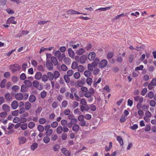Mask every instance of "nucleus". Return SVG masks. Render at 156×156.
Here are the masks:
<instances>
[{
	"label": "nucleus",
	"mask_w": 156,
	"mask_h": 156,
	"mask_svg": "<svg viewBox=\"0 0 156 156\" xmlns=\"http://www.w3.org/2000/svg\"><path fill=\"white\" fill-rule=\"evenodd\" d=\"M68 68L67 66L65 64H62L61 66V69L64 71H65L67 70Z\"/></svg>",
	"instance_id": "nucleus-56"
},
{
	"label": "nucleus",
	"mask_w": 156,
	"mask_h": 156,
	"mask_svg": "<svg viewBox=\"0 0 156 156\" xmlns=\"http://www.w3.org/2000/svg\"><path fill=\"white\" fill-rule=\"evenodd\" d=\"M15 18L14 17H11L9 18L7 20L6 23L7 24H16L17 23L15 21Z\"/></svg>",
	"instance_id": "nucleus-10"
},
{
	"label": "nucleus",
	"mask_w": 156,
	"mask_h": 156,
	"mask_svg": "<svg viewBox=\"0 0 156 156\" xmlns=\"http://www.w3.org/2000/svg\"><path fill=\"white\" fill-rule=\"evenodd\" d=\"M42 81L44 82H46L48 79V78L47 75L46 74L43 75L41 77Z\"/></svg>",
	"instance_id": "nucleus-41"
},
{
	"label": "nucleus",
	"mask_w": 156,
	"mask_h": 156,
	"mask_svg": "<svg viewBox=\"0 0 156 156\" xmlns=\"http://www.w3.org/2000/svg\"><path fill=\"white\" fill-rule=\"evenodd\" d=\"M28 94L27 93L23 94L22 93H19L16 94L15 96V97L18 101H21L22 100H26L28 98Z\"/></svg>",
	"instance_id": "nucleus-2"
},
{
	"label": "nucleus",
	"mask_w": 156,
	"mask_h": 156,
	"mask_svg": "<svg viewBox=\"0 0 156 156\" xmlns=\"http://www.w3.org/2000/svg\"><path fill=\"white\" fill-rule=\"evenodd\" d=\"M117 140L119 142L121 145H122L123 144V141L122 138L119 136L117 137Z\"/></svg>",
	"instance_id": "nucleus-45"
},
{
	"label": "nucleus",
	"mask_w": 156,
	"mask_h": 156,
	"mask_svg": "<svg viewBox=\"0 0 156 156\" xmlns=\"http://www.w3.org/2000/svg\"><path fill=\"white\" fill-rule=\"evenodd\" d=\"M77 122V119L74 118L73 119H71L70 120V123L72 126H73V127H79V125L76 124Z\"/></svg>",
	"instance_id": "nucleus-14"
},
{
	"label": "nucleus",
	"mask_w": 156,
	"mask_h": 156,
	"mask_svg": "<svg viewBox=\"0 0 156 156\" xmlns=\"http://www.w3.org/2000/svg\"><path fill=\"white\" fill-rule=\"evenodd\" d=\"M95 90L92 87L90 88L86 93L83 94H80V92H79L80 96V97H83L84 95L86 98H89L88 99V101L89 102H92L93 98L92 96H93L95 94Z\"/></svg>",
	"instance_id": "nucleus-1"
},
{
	"label": "nucleus",
	"mask_w": 156,
	"mask_h": 156,
	"mask_svg": "<svg viewBox=\"0 0 156 156\" xmlns=\"http://www.w3.org/2000/svg\"><path fill=\"white\" fill-rule=\"evenodd\" d=\"M66 13L68 15H74V14H82L83 15H86L87 14L86 13H81L79 12H77L76 11L72 9H70L68 10H67L66 11Z\"/></svg>",
	"instance_id": "nucleus-6"
},
{
	"label": "nucleus",
	"mask_w": 156,
	"mask_h": 156,
	"mask_svg": "<svg viewBox=\"0 0 156 156\" xmlns=\"http://www.w3.org/2000/svg\"><path fill=\"white\" fill-rule=\"evenodd\" d=\"M32 84L34 87L39 90H41L43 88V86L40 84L39 82L37 80H35L33 81Z\"/></svg>",
	"instance_id": "nucleus-4"
},
{
	"label": "nucleus",
	"mask_w": 156,
	"mask_h": 156,
	"mask_svg": "<svg viewBox=\"0 0 156 156\" xmlns=\"http://www.w3.org/2000/svg\"><path fill=\"white\" fill-rule=\"evenodd\" d=\"M12 89L15 92H18L20 89V87L17 85H15L12 88Z\"/></svg>",
	"instance_id": "nucleus-53"
},
{
	"label": "nucleus",
	"mask_w": 156,
	"mask_h": 156,
	"mask_svg": "<svg viewBox=\"0 0 156 156\" xmlns=\"http://www.w3.org/2000/svg\"><path fill=\"white\" fill-rule=\"evenodd\" d=\"M89 107V109L92 111H95L96 110V107L95 105L91 104L90 105Z\"/></svg>",
	"instance_id": "nucleus-46"
},
{
	"label": "nucleus",
	"mask_w": 156,
	"mask_h": 156,
	"mask_svg": "<svg viewBox=\"0 0 156 156\" xmlns=\"http://www.w3.org/2000/svg\"><path fill=\"white\" fill-rule=\"evenodd\" d=\"M150 105L152 107H154L155 106L156 103L155 101L154 100H151L150 101Z\"/></svg>",
	"instance_id": "nucleus-64"
},
{
	"label": "nucleus",
	"mask_w": 156,
	"mask_h": 156,
	"mask_svg": "<svg viewBox=\"0 0 156 156\" xmlns=\"http://www.w3.org/2000/svg\"><path fill=\"white\" fill-rule=\"evenodd\" d=\"M73 77L75 79H78L80 77V74L79 72H76L75 73L73 74Z\"/></svg>",
	"instance_id": "nucleus-35"
},
{
	"label": "nucleus",
	"mask_w": 156,
	"mask_h": 156,
	"mask_svg": "<svg viewBox=\"0 0 156 156\" xmlns=\"http://www.w3.org/2000/svg\"><path fill=\"white\" fill-rule=\"evenodd\" d=\"M46 66L47 69L49 70H52L53 69V65L49 60H46Z\"/></svg>",
	"instance_id": "nucleus-8"
},
{
	"label": "nucleus",
	"mask_w": 156,
	"mask_h": 156,
	"mask_svg": "<svg viewBox=\"0 0 156 156\" xmlns=\"http://www.w3.org/2000/svg\"><path fill=\"white\" fill-rule=\"evenodd\" d=\"M69 56L71 58H73L75 55V54L71 48H69L68 50Z\"/></svg>",
	"instance_id": "nucleus-19"
},
{
	"label": "nucleus",
	"mask_w": 156,
	"mask_h": 156,
	"mask_svg": "<svg viewBox=\"0 0 156 156\" xmlns=\"http://www.w3.org/2000/svg\"><path fill=\"white\" fill-rule=\"evenodd\" d=\"M112 143L111 142H109V146L108 147L107 146H106L105 147V150L106 151H109L112 147Z\"/></svg>",
	"instance_id": "nucleus-32"
},
{
	"label": "nucleus",
	"mask_w": 156,
	"mask_h": 156,
	"mask_svg": "<svg viewBox=\"0 0 156 156\" xmlns=\"http://www.w3.org/2000/svg\"><path fill=\"white\" fill-rule=\"evenodd\" d=\"M77 83L78 86L80 87H82L85 84V81L84 80L82 79L80 80H78Z\"/></svg>",
	"instance_id": "nucleus-23"
},
{
	"label": "nucleus",
	"mask_w": 156,
	"mask_h": 156,
	"mask_svg": "<svg viewBox=\"0 0 156 156\" xmlns=\"http://www.w3.org/2000/svg\"><path fill=\"white\" fill-rule=\"evenodd\" d=\"M41 97L42 98H44L45 97L46 95V92L43 90L42 91L41 93Z\"/></svg>",
	"instance_id": "nucleus-61"
},
{
	"label": "nucleus",
	"mask_w": 156,
	"mask_h": 156,
	"mask_svg": "<svg viewBox=\"0 0 156 156\" xmlns=\"http://www.w3.org/2000/svg\"><path fill=\"white\" fill-rule=\"evenodd\" d=\"M53 74L54 76V78L55 80L59 77L60 75L59 72L57 71H54Z\"/></svg>",
	"instance_id": "nucleus-33"
},
{
	"label": "nucleus",
	"mask_w": 156,
	"mask_h": 156,
	"mask_svg": "<svg viewBox=\"0 0 156 156\" xmlns=\"http://www.w3.org/2000/svg\"><path fill=\"white\" fill-rule=\"evenodd\" d=\"M42 76V74L41 72H37L36 73L35 75V79L37 80H39L41 78Z\"/></svg>",
	"instance_id": "nucleus-24"
},
{
	"label": "nucleus",
	"mask_w": 156,
	"mask_h": 156,
	"mask_svg": "<svg viewBox=\"0 0 156 156\" xmlns=\"http://www.w3.org/2000/svg\"><path fill=\"white\" fill-rule=\"evenodd\" d=\"M96 55L94 52H90L88 55V58L90 61L93 60L95 57Z\"/></svg>",
	"instance_id": "nucleus-12"
},
{
	"label": "nucleus",
	"mask_w": 156,
	"mask_h": 156,
	"mask_svg": "<svg viewBox=\"0 0 156 156\" xmlns=\"http://www.w3.org/2000/svg\"><path fill=\"white\" fill-rule=\"evenodd\" d=\"M78 64L76 62H73L71 66V68L73 69H76L78 67Z\"/></svg>",
	"instance_id": "nucleus-29"
},
{
	"label": "nucleus",
	"mask_w": 156,
	"mask_h": 156,
	"mask_svg": "<svg viewBox=\"0 0 156 156\" xmlns=\"http://www.w3.org/2000/svg\"><path fill=\"white\" fill-rule=\"evenodd\" d=\"M24 83L26 87H29L31 86L32 84L31 82L28 80H25L24 81Z\"/></svg>",
	"instance_id": "nucleus-30"
},
{
	"label": "nucleus",
	"mask_w": 156,
	"mask_h": 156,
	"mask_svg": "<svg viewBox=\"0 0 156 156\" xmlns=\"http://www.w3.org/2000/svg\"><path fill=\"white\" fill-rule=\"evenodd\" d=\"M62 152L66 156H70V153L66 148H63L61 150Z\"/></svg>",
	"instance_id": "nucleus-16"
},
{
	"label": "nucleus",
	"mask_w": 156,
	"mask_h": 156,
	"mask_svg": "<svg viewBox=\"0 0 156 156\" xmlns=\"http://www.w3.org/2000/svg\"><path fill=\"white\" fill-rule=\"evenodd\" d=\"M81 105L80 106V109L82 112H83L84 111H88L89 109V107L88 106H84Z\"/></svg>",
	"instance_id": "nucleus-25"
},
{
	"label": "nucleus",
	"mask_w": 156,
	"mask_h": 156,
	"mask_svg": "<svg viewBox=\"0 0 156 156\" xmlns=\"http://www.w3.org/2000/svg\"><path fill=\"white\" fill-rule=\"evenodd\" d=\"M47 76L48 79L50 81L52 80L54 78V76H53V73L51 72H48L47 73Z\"/></svg>",
	"instance_id": "nucleus-27"
},
{
	"label": "nucleus",
	"mask_w": 156,
	"mask_h": 156,
	"mask_svg": "<svg viewBox=\"0 0 156 156\" xmlns=\"http://www.w3.org/2000/svg\"><path fill=\"white\" fill-rule=\"evenodd\" d=\"M108 64L107 60L104 59L101 60L99 62L98 67L102 69L105 67Z\"/></svg>",
	"instance_id": "nucleus-7"
},
{
	"label": "nucleus",
	"mask_w": 156,
	"mask_h": 156,
	"mask_svg": "<svg viewBox=\"0 0 156 156\" xmlns=\"http://www.w3.org/2000/svg\"><path fill=\"white\" fill-rule=\"evenodd\" d=\"M91 74V73L90 71L87 70L84 72V75L87 77H89Z\"/></svg>",
	"instance_id": "nucleus-40"
},
{
	"label": "nucleus",
	"mask_w": 156,
	"mask_h": 156,
	"mask_svg": "<svg viewBox=\"0 0 156 156\" xmlns=\"http://www.w3.org/2000/svg\"><path fill=\"white\" fill-rule=\"evenodd\" d=\"M31 105L28 101H27L25 102V108L27 110H29L31 108Z\"/></svg>",
	"instance_id": "nucleus-26"
},
{
	"label": "nucleus",
	"mask_w": 156,
	"mask_h": 156,
	"mask_svg": "<svg viewBox=\"0 0 156 156\" xmlns=\"http://www.w3.org/2000/svg\"><path fill=\"white\" fill-rule=\"evenodd\" d=\"M79 105V103L78 102L76 101H74L73 102V104L72 105V107L73 108H74L77 107Z\"/></svg>",
	"instance_id": "nucleus-55"
},
{
	"label": "nucleus",
	"mask_w": 156,
	"mask_h": 156,
	"mask_svg": "<svg viewBox=\"0 0 156 156\" xmlns=\"http://www.w3.org/2000/svg\"><path fill=\"white\" fill-rule=\"evenodd\" d=\"M73 74L74 71L72 69H70L67 71L66 75L69 77H71L73 75Z\"/></svg>",
	"instance_id": "nucleus-39"
},
{
	"label": "nucleus",
	"mask_w": 156,
	"mask_h": 156,
	"mask_svg": "<svg viewBox=\"0 0 156 156\" xmlns=\"http://www.w3.org/2000/svg\"><path fill=\"white\" fill-rule=\"evenodd\" d=\"M75 60L83 64L87 60V57L84 55H82L80 58L79 56H76L75 58Z\"/></svg>",
	"instance_id": "nucleus-5"
},
{
	"label": "nucleus",
	"mask_w": 156,
	"mask_h": 156,
	"mask_svg": "<svg viewBox=\"0 0 156 156\" xmlns=\"http://www.w3.org/2000/svg\"><path fill=\"white\" fill-rule=\"evenodd\" d=\"M68 105V103L66 100L63 101L61 104V106L62 108H66Z\"/></svg>",
	"instance_id": "nucleus-44"
},
{
	"label": "nucleus",
	"mask_w": 156,
	"mask_h": 156,
	"mask_svg": "<svg viewBox=\"0 0 156 156\" xmlns=\"http://www.w3.org/2000/svg\"><path fill=\"white\" fill-rule=\"evenodd\" d=\"M100 71V70L98 68H95L93 70V74L94 75H97L99 74Z\"/></svg>",
	"instance_id": "nucleus-54"
},
{
	"label": "nucleus",
	"mask_w": 156,
	"mask_h": 156,
	"mask_svg": "<svg viewBox=\"0 0 156 156\" xmlns=\"http://www.w3.org/2000/svg\"><path fill=\"white\" fill-rule=\"evenodd\" d=\"M2 108L3 110L5 112H8L10 111V108L6 104H4L2 105Z\"/></svg>",
	"instance_id": "nucleus-17"
},
{
	"label": "nucleus",
	"mask_w": 156,
	"mask_h": 156,
	"mask_svg": "<svg viewBox=\"0 0 156 156\" xmlns=\"http://www.w3.org/2000/svg\"><path fill=\"white\" fill-rule=\"evenodd\" d=\"M73 112L75 115H80L81 113L79 108L75 109L73 111Z\"/></svg>",
	"instance_id": "nucleus-58"
},
{
	"label": "nucleus",
	"mask_w": 156,
	"mask_h": 156,
	"mask_svg": "<svg viewBox=\"0 0 156 156\" xmlns=\"http://www.w3.org/2000/svg\"><path fill=\"white\" fill-rule=\"evenodd\" d=\"M69 76H67L66 75L64 76V79L65 81V82L67 83H69L70 81V78H69Z\"/></svg>",
	"instance_id": "nucleus-52"
},
{
	"label": "nucleus",
	"mask_w": 156,
	"mask_h": 156,
	"mask_svg": "<svg viewBox=\"0 0 156 156\" xmlns=\"http://www.w3.org/2000/svg\"><path fill=\"white\" fill-rule=\"evenodd\" d=\"M54 55L57 57L58 60L59 61H62L63 58L66 57L64 53H63L61 54L60 51L58 50H57L55 52Z\"/></svg>",
	"instance_id": "nucleus-3"
},
{
	"label": "nucleus",
	"mask_w": 156,
	"mask_h": 156,
	"mask_svg": "<svg viewBox=\"0 0 156 156\" xmlns=\"http://www.w3.org/2000/svg\"><path fill=\"white\" fill-rule=\"evenodd\" d=\"M113 56V53L112 52H109L107 56V58L108 59H110L112 58Z\"/></svg>",
	"instance_id": "nucleus-51"
},
{
	"label": "nucleus",
	"mask_w": 156,
	"mask_h": 156,
	"mask_svg": "<svg viewBox=\"0 0 156 156\" xmlns=\"http://www.w3.org/2000/svg\"><path fill=\"white\" fill-rule=\"evenodd\" d=\"M84 118L87 120H90L91 119L92 116L90 114H86L84 116Z\"/></svg>",
	"instance_id": "nucleus-57"
},
{
	"label": "nucleus",
	"mask_w": 156,
	"mask_h": 156,
	"mask_svg": "<svg viewBox=\"0 0 156 156\" xmlns=\"http://www.w3.org/2000/svg\"><path fill=\"white\" fill-rule=\"evenodd\" d=\"M20 66L17 64L13 65V67L12 68V71L13 73L20 70Z\"/></svg>",
	"instance_id": "nucleus-13"
},
{
	"label": "nucleus",
	"mask_w": 156,
	"mask_h": 156,
	"mask_svg": "<svg viewBox=\"0 0 156 156\" xmlns=\"http://www.w3.org/2000/svg\"><path fill=\"white\" fill-rule=\"evenodd\" d=\"M46 122V120L44 118H41L39 120V122L41 124H44Z\"/></svg>",
	"instance_id": "nucleus-48"
},
{
	"label": "nucleus",
	"mask_w": 156,
	"mask_h": 156,
	"mask_svg": "<svg viewBox=\"0 0 156 156\" xmlns=\"http://www.w3.org/2000/svg\"><path fill=\"white\" fill-rule=\"evenodd\" d=\"M27 78L26 76L24 73L21 74L20 76V79L22 80H24Z\"/></svg>",
	"instance_id": "nucleus-60"
},
{
	"label": "nucleus",
	"mask_w": 156,
	"mask_h": 156,
	"mask_svg": "<svg viewBox=\"0 0 156 156\" xmlns=\"http://www.w3.org/2000/svg\"><path fill=\"white\" fill-rule=\"evenodd\" d=\"M80 101L81 104L82 105H86L87 104L86 100L84 98L80 99Z\"/></svg>",
	"instance_id": "nucleus-62"
},
{
	"label": "nucleus",
	"mask_w": 156,
	"mask_h": 156,
	"mask_svg": "<svg viewBox=\"0 0 156 156\" xmlns=\"http://www.w3.org/2000/svg\"><path fill=\"white\" fill-rule=\"evenodd\" d=\"M92 79L90 77H88L87 79L86 82L89 85H91L92 83Z\"/></svg>",
	"instance_id": "nucleus-47"
},
{
	"label": "nucleus",
	"mask_w": 156,
	"mask_h": 156,
	"mask_svg": "<svg viewBox=\"0 0 156 156\" xmlns=\"http://www.w3.org/2000/svg\"><path fill=\"white\" fill-rule=\"evenodd\" d=\"M51 106L53 108H55L58 106V103L56 101H54L52 103Z\"/></svg>",
	"instance_id": "nucleus-63"
},
{
	"label": "nucleus",
	"mask_w": 156,
	"mask_h": 156,
	"mask_svg": "<svg viewBox=\"0 0 156 156\" xmlns=\"http://www.w3.org/2000/svg\"><path fill=\"white\" fill-rule=\"evenodd\" d=\"M99 59L98 58H95L91 63L93 67L94 68L95 67L97 66V65L98 64H99Z\"/></svg>",
	"instance_id": "nucleus-20"
},
{
	"label": "nucleus",
	"mask_w": 156,
	"mask_h": 156,
	"mask_svg": "<svg viewBox=\"0 0 156 156\" xmlns=\"http://www.w3.org/2000/svg\"><path fill=\"white\" fill-rule=\"evenodd\" d=\"M77 68L79 72L82 73L85 70V68L83 66L81 65L79 66Z\"/></svg>",
	"instance_id": "nucleus-31"
},
{
	"label": "nucleus",
	"mask_w": 156,
	"mask_h": 156,
	"mask_svg": "<svg viewBox=\"0 0 156 156\" xmlns=\"http://www.w3.org/2000/svg\"><path fill=\"white\" fill-rule=\"evenodd\" d=\"M49 127H45V130H47V131L46 134L47 136L50 135L52 132V130L51 129H48V128Z\"/></svg>",
	"instance_id": "nucleus-37"
},
{
	"label": "nucleus",
	"mask_w": 156,
	"mask_h": 156,
	"mask_svg": "<svg viewBox=\"0 0 156 156\" xmlns=\"http://www.w3.org/2000/svg\"><path fill=\"white\" fill-rule=\"evenodd\" d=\"M27 87L24 85H22L21 87V91L22 92H26L27 91Z\"/></svg>",
	"instance_id": "nucleus-36"
},
{
	"label": "nucleus",
	"mask_w": 156,
	"mask_h": 156,
	"mask_svg": "<svg viewBox=\"0 0 156 156\" xmlns=\"http://www.w3.org/2000/svg\"><path fill=\"white\" fill-rule=\"evenodd\" d=\"M6 80V79H3L1 81L0 83V87L2 88H4L5 87Z\"/></svg>",
	"instance_id": "nucleus-42"
},
{
	"label": "nucleus",
	"mask_w": 156,
	"mask_h": 156,
	"mask_svg": "<svg viewBox=\"0 0 156 156\" xmlns=\"http://www.w3.org/2000/svg\"><path fill=\"white\" fill-rule=\"evenodd\" d=\"M43 141L45 143H48L50 141V138L48 136H46L43 138Z\"/></svg>",
	"instance_id": "nucleus-50"
},
{
	"label": "nucleus",
	"mask_w": 156,
	"mask_h": 156,
	"mask_svg": "<svg viewBox=\"0 0 156 156\" xmlns=\"http://www.w3.org/2000/svg\"><path fill=\"white\" fill-rule=\"evenodd\" d=\"M71 59L69 57H65L63 59V62L67 65H69L71 63Z\"/></svg>",
	"instance_id": "nucleus-22"
},
{
	"label": "nucleus",
	"mask_w": 156,
	"mask_h": 156,
	"mask_svg": "<svg viewBox=\"0 0 156 156\" xmlns=\"http://www.w3.org/2000/svg\"><path fill=\"white\" fill-rule=\"evenodd\" d=\"M112 7V6H108V7H105V8H103V7L100 8H99L98 9H97V10H101L103 11H106L107 10L110 9Z\"/></svg>",
	"instance_id": "nucleus-43"
},
{
	"label": "nucleus",
	"mask_w": 156,
	"mask_h": 156,
	"mask_svg": "<svg viewBox=\"0 0 156 156\" xmlns=\"http://www.w3.org/2000/svg\"><path fill=\"white\" fill-rule=\"evenodd\" d=\"M19 144L21 145L24 144L27 141V138L23 136H20L18 138Z\"/></svg>",
	"instance_id": "nucleus-9"
},
{
	"label": "nucleus",
	"mask_w": 156,
	"mask_h": 156,
	"mask_svg": "<svg viewBox=\"0 0 156 156\" xmlns=\"http://www.w3.org/2000/svg\"><path fill=\"white\" fill-rule=\"evenodd\" d=\"M51 62L54 66H59L57 58L55 57H51Z\"/></svg>",
	"instance_id": "nucleus-11"
},
{
	"label": "nucleus",
	"mask_w": 156,
	"mask_h": 156,
	"mask_svg": "<svg viewBox=\"0 0 156 156\" xmlns=\"http://www.w3.org/2000/svg\"><path fill=\"white\" fill-rule=\"evenodd\" d=\"M36 100V97L34 95H30L29 98V101L31 102H34Z\"/></svg>",
	"instance_id": "nucleus-34"
},
{
	"label": "nucleus",
	"mask_w": 156,
	"mask_h": 156,
	"mask_svg": "<svg viewBox=\"0 0 156 156\" xmlns=\"http://www.w3.org/2000/svg\"><path fill=\"white\" fill-rule=\"evenodd\" d=\"M4 97L7 101H10L12 100V97L10 93H6L5 94Z\"/></svg>",
	"instance_id": "nucleus-21"
},
{
	"label": "nucleus",
	"mask_w": 156,
	"mask_h": 156,
	"mask_svg": "<svg viewBox=\"0 0 156 156\" xmlns=\"http://www.w3.org/2000/svg\"><path fill=\"white\" fill-rule=\"evenodd\" d=\"M71 113V111L69 109H65L64 111V114L66 115H70Z\"/></svg>",
	"instance_id": "nucleus-49"
},
{
	"label": "nucleus",
	"mask_w": 156,
	"mask_h": 156,
	"mask_svg": "<svg viewBox=\"0 0 156 156\" xmlns=\"http://www.w3.org/2000/svg\"><path fill=\"white\" fill-rule=\"evenodd\" d=\"M81 90L83 92L86 93L87 91H88V88L86 87H82L81 88Z\"/></svg>",
	"instance_id": "nucleus-59"
},
{
	"label": "nucleus",
	"mask_w": 156,
	"mask_h": 156,
	"mask_svg": "<svg viewBox=\"0 0 156 156\" xmlns=\"http://www.w3.org/2000/svg\"><path fill=\"white\" fill-rule=\"evenodd\" d=\"M133 98L135 101H138L139 102L142 103L144 100V98L142 97L139 96L134 97Z\"/></svg>",
	"instance_id": "nucleus-15"
},
{
	"label": "nucleus",
	"mask_w": 156,
	"mask_h": 156,
	"mask_svg": "<svg viewBox=\"0 0 156 156\" xmlns=\"http://www.w3.org/2000/svg\"><path fill=\"white\" fill-rule=\"evenodd\" d=\"M19 104L16 100L14 101L11 104L12 108L14 109H16L18 107Z\"/></svg>",
	"instance_id": "nucleus-18"
},
{
	"label": "nucleus",
	"mask_w": 156,
	"mask_h": 156,
	"mask_svg": "<svg viewBox=\"0 0 156 156\" xmlns=\"http://www.w3.org/2000/svg\"><path fill=\"white\" fill-rule=\"evenodd\" d=\"M85 50L84 48H81L77 51L76 53L78 55H81L85 52Z\"/></svg>",
	"instance_id": "nucleus-28"
},
{
	"label": "nucleus",
	"mask_w": 156,
	"mask_h": 156,
	"mask_svg": "<svg viewBox=\"0 0 156 156\" xmlns=\"http://www.w3.org/2000/svg\"><path fill=\"white\" fill-rule=\"evenodd\" d=\"M38 147L37 143H33L30 147L31 149L33 151L34 150Z\"/></svg>",
	"instance_id": "nucleus-38"
}]
</instances>
